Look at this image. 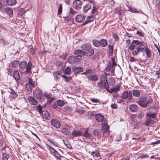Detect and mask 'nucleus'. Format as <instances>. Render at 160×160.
Listing matches in <instances>:
<instances>
[{
	"label": "nucleus",
	"mask_w": 160,
	"mask_h": 160,
	"mask_svg": "<svg viewBox=\"0 0 160 160\" xmlns=\"http://www.w3.org/2000/svg\"><path fill=\"white\" fill-rule=\"evenodd\" d=\"M107 75L106 73L102 75L100 78L99 82L97 83L98 87L101 89L108 90V88H109L107 79Z\"/></svg>",
	"instance_id": "1"
},
{
	"label": "nucleus",
	"mask_w": 160,
	"mask_h": 160,
	"mask_svg": "<svg viewBox=\"0 0 160 160\" xmlns=\"http://www.w3.org/2000/svg\"><path fill=\"white\" fill-rule=\"evenodd\" d=\"M83 50V55L88 57H91L94 54V51L91 45L89 43H84L81 46Z\"/></svg>",
	"instance_id": "2"
},
{
	"label": "nucleus",
	"mask_w": 160,
	"mask_h": 160,
	"mask_svg": "<svg viewBox=\"0 0 160 160\" xmlns=\"http://www.w3.org/2000/svg\"><path fill=\"white\" fill-rule=\"evenodd\" d=\"M19 64V68L21 70H23L26 68V72L27 73H29L31 72L32 66L31 61H29L28 64H27L26 61H23Z\"/></svg>",
	"instance_id": "3"
},
{
	"label": "nucleus",
	"mask_w": 160,
	"mask_h": 160,
	"mask_svg": "<svg viewBox=\"0 0 160 160\" xmlns=\"http://www.w3.org/2000/svg\"><path fill=\"white\" fill-rule=\"evenodd\" d=\"M82 58L79 56H72L69 57L67 60L68 62L71 64L78 63L81 62Z\"/></svg>",
	"instance_id": "4"
},
{
	"label": "nucleus",
	"mask_w": 160,
	"mask_h": 160,
	"mask_svg": "<svg viewBox=\"0 0 160 160\" xmlns=\"http://www.w3.org/2000/svg\"><path fill=\"white\" fill-rule=\"evenodd\" d=\"M121 98L124 99H128L129 100H132L133 98L132 95V92L130 91H124L121 95Z\"/></svg>",
	"instance_id": "5"
},
{
	"label": "nucleus",
	"mask_w": 160,
	"mask_h": 160,
	"mask_svg": "<svg viewBox=\"0 0 160 160\" xmlns=\"http://www.w3.org/2000/svg\"><path fill=\"white\" fill-rule=\"evenodd\" d=\"M82 2L80 0H76L74 1L72 4L73 7L77 10L80 9L82 7Z\"/></svg>",
	"instance_id": "6"
},
{
	"label": "nucleus",
	"mask_w": 160,
	"mask_h": 160,
	"mask_svg": "<svg viewBox=\"0 0 160 160\" xmlns=\"http://www.w3.org/2000/svg\"><path fill=\"white\" fill-rule=\"evenodd\" d=\"M146 100V98L143 97L139 98L136 102L141 107L144 108L146 107V104L145 103Z\"/></svg>",
	"instance_id": "7"
},
{
	"label": "nucleus",
	"mask_w": 160,
	"mask_h": 160,
	"mask_svg": "<svg viewBox=\"0 0 160 160\" xmlns=\"http://www.w3.org/2000/svg\"><path fill=\"white\" fill-rule=\"evenodd\" d=\"M136 49L137 51H133L132 52V54L134 56L138 55L140 52H143L144 51V48L141 46L136 47Z\"/></svg>",
	"instance_id": "8"
},
{
	"label": "nucleus",
	"mask_w": 160,
	"mask_h": 160,
	"mask_svg": "<svg viewBox=\"0 0 160 160\" xmlns=\"http://www.w3.org/2000/svg\"><path fill=\"white\" fill-rule=\"evenodd\" d=\"M49 149L52 154L55 156L57 159H60L61 156L54 148L50 147Z\"/></svg>",
	"instance_id": "9"
},
{
	"label": "nucleus",
	"mask_w": 160,
	"mask_h": 160,
	"mask_svg": "<svg viewBox=\"0 0 160 160\" xmlns=\"http://www.w3.org/2000/svg\"><path fill=\"white\" fill-rule=\"evenodd\" d=\"M52 125L55 128H60L61 124L60 122L57 119L55 118L52 119L51 121Z\"/></svg>",
	"instance_id": "10"
},
{
	"label": "nucleus",
	"mask_w": 160,
	"mask_h": 160,
	"mask_svg": "<svg viewBox=\"0 0 160 160\" xmlns=\"http://www.w3.org/2000/svg\"><path fill=\"white\" fill-rule=\"evenodd\" d=\"M43 118L47 120H49L50 118V115L49 112L46 110L42 111L41 115Z\"/></svg>",
	"instance_id": "11"
},
{
	"label": "nucleus",
	"mask_w": 160,
	"mask_h": 160,
	"mask_svg": "<svg viewBox=\"0 0 160 160\" xmlns=\"http://www.w3.org/2000/svg\"><path fill=\"white\" fill-rule=\"evenodd\" d=\"M86 16L84 15H78L76 16L75 19L77 22H82L85 19Z\"/></svg>",
	"instance_id": "12"
},
{
	"label": "nucleus",
	"mask_w": 160,
	"mask_h": 160,
	"mask_svg": "<svg viewBox=\"0 0 160 160\" xmlns=\"http://www.w3.org/2000/svg\"><path fill=\"white\" fill-rule=\"evenodd\" d=\"M82 134V131L81 130H73L71 133V135L74 137H77L81 136Z\"/></svg>",
	"instance_id": "13"
},
{
	"label": "nucleus",
	"mask_w": 160,
	"mask_h": 160,
	"mask_svg": "<svg viewBox=\"0 0 160 160\" xmlns=\"http://www.w3.org/2000/svg\"><path fill=\"white\" fill-rule=\"evenodd\" d=\"M33 93L34 96L37 99L42 94L41 91L38 90H34L33 92Z\"/></svg>",
	"instance_id": "14"
},
{
	"label": "nucleus",
	"mask_w": 160,
	"mask_h": 160,
	"mask_svg": "<svg viewBox=\"0 0 160 160\" xmlns=\"http://www.w3.org/2000/svg\"><path fill=\"white\" fill-rule=\"evenodd\" d=\"M13 77L14 79L16 80L17 82L20 81V75L18 72L17 71H15L13 73Z\"/></svg>",
	"instance_id": "15"
},
{
	"label": "nucleus",
	"mask_w": 160,
	"mask_h": 160,
	"mask_svg": "<svg viewBox=\"0 0 160 160\" xmlns=\"http://www.w3.org/2000/svg\"><path fill=\"white\" fill-rule=\"evenodd\" d=\"M154 120L150 118H148L144 122L143 124L147 126L152 125L154 123Z\"/></svg>",
	"instance_id": "16"
},
{
	"label": "nucleus",
	"mask_w": 160,
	"mask_h": 160,
	"mask_svg": "<svg viewBox=\"0 0 160 160\" xmlns=\"http://www.w3.org/2000/svg\"><path fill=\"white\" fill-rule=\"evenodd\" d=\"M72 71L75 74L78 73L79 72H82L83 71V69L82 67H73L72 68Z\"/></svg>",
	"instance_id": "17"
},
{
	"label": "nucleus",
	"mask_w": 160,
	"mask_h": 160,
	"mask_svg": "<svg viewBox=\"0 0 160 160\" xmlns=\"http://www.w3.org/2000/svg\"><path fill=\"white\" fill-rule=\"evenodd\" d=\"M83 50L82 49V50L77 49L75 50L74 52V54L76 55V56H80L82 58V56H84L83 55Z\"/></svg>",
	"instance_id": "18"
},
{
	"label": "nucleus",
	"mask_w": 160,
	"mask_h": 160,
	"mask_svg": "<svg viewBox=\"0 0 160 160\" xmlns=\"http://www.w3.org/2000/svg\"><path fill=\"white\" fill-rule=\"evenodd\" d=\"M28 99L31 104L35 105L38 104V101L37 100L31 96H29Z\"/></svg>",
	"instance_id": "19"
},
{
	"label": "nucleus",
	"mask_w": 160,
	"mask_h": 160,
	"mask_svg": "<svg viewBox=\"0 0 160 160\" xmlns=\"http://www.w3.org/2000/svg\"><path fill=\"white\" fill-rule=\"evenodd\" d=\"M96 119L98 122H102L104 119V117L102 115L100 114H96L95 115Z\"/></svg>",
	"instance_id": "20"
},
{
	"label": "nucleus",
	"mask_w": 160,
	"mask_h": 160,
	"mask_svg": "<svg viewBox=\"0 0 160 160\" xmlns=\"http://www.w3.org/2000/svg\"><path fill=\"white\" fill-rule=\"evenodd\" d=\"M9 89L8 92L12 95L13 99H15L18 97V95L12 88H9Z\"/></svg>",
	"instance_id": "21"
},
{
	"label": "nucleus",
	"mask_w": 160,
	"mask_h": 160,
	"mask_svg": "<svg viewBox=\"0 0 160 160\" xmlns=\"http://www.w3.org/2000/svg\"><path fill=\"white\" fill-rule=\"evenodd\" d=\"M140 91L134 89L132 91V94L134 97L139 98L140 96Z\"/></svg>",
	"instance_id": "22"
},
{
	"label": "nucleus",
	"mask_w": 160,
	"mask_h": 160,
	"mask_svg": "<svg viewBox=\"0 0 160 160\" xmlns=\"http://www.w3.org/2000/svg\"><path fill=\"white\" fill-rule=\"evenodd\" d=\"M129 109L132 112H136L138 109V106L136 104H133L130 106Z\"/></svg>",
	"instance_id": "23"
},
{
	"label": "nucleus",
	"mask_w": 160,
	"mask_h": 160,
	"mask_svg": "<svg viewBox=\"0 0 160 160\" xmlns=\"http://www.w3.org/2000/svg\"><path fill=\"white\" fill-rule=\"evenodd\" d=\"M28 83L27 85H28L30 88L31 87H35V83L32 81L31 78H29L28 80Z\"/></svg>",
	"instance_id": "24"
},
{
	"label": "nucleus",
	"mask_w": 160,
	"mask_h": 160,
	"mask_svg": "<svg viewBox=\"0 0 160 160\" xmlns=\"http://www.w3.org/2000/svg\"><path fill=\"white\" fill-rule=\"evenodd\" d=\"M91 6L89 4H87L83 8V12L84 13H86L87 11L91 8Z\"/></svg>",
	"instance_id": "25"
},
{
	"label": "nucleus",
	"mask_w": 160,
	"mask_h": 160,
	"mask_svg": "<svg viewBox=\"0 0 160 160\" xmlns=\"http://www.w3.org/2000/svg\"><path fill=\"white\" fill-rule=\"evenodd\" d=\"M100 47H105L107 45V41L106 39H102L99 41Z\"/></svg>",
	"instance_id": "26"
},
{
	"label": "nucleus",
	"mask_w": 160,
	"mask_h": 160,
	"mask_svg": "<svg viewBox=\"0 0 160 160\" xmlns=\"http://www.w3.org/2000/svg\"><path fill=\"white\" fill-rule=\"evenodd\" d=\"M156 113H152L150 111L147 113V115L148 117L149 118H156Z\"/></svg>",
	"instance_id": "27"
},
{
	"label": "nucleus",
	"mask_w": 160,
	"mask_h": 160,
	"mask_svg": "<svg viewBox=\"0 0 160 160\" xmlns=\"http://www.w3.org/2000/svg\"><path fill=\"white\" fill-rule=\"evenodd\" d=\"M145 51L146 53L147 57L148 58L151 57V52L150 49L148 47H145L144 48Z\"/></svg>",
	"instance_id": "28"
},
{
	"label": "nucleus",
	"mask_w": 160,
	"mask_h": 160,
	"mask_svg": "<svg viewBox=\"0 0 160 160\" xmlns=\"http://www.w3.org/2000/svg\"><path fill=\"white\" fill-rule=\"evenodd\" d=\"M7 2V5L9 6L14 5L16 3V0H8Z\"/></svg>",
	"instance_id": "29"
},
{
	"label": "nucleus",
	"mask_w": 160,
	"mask_h": 160,
	"mask_svg": "<svg viewBox=\"0 0 160 160\" xmlns=\"http://www.w3.org/2000/svg\"><path fill=\"white\" fill-rule=\"evenodd\" d=\"M87 78L91 80L92 81H97L98 80V76L96 75H93L87 76Z\"/></svg>",
	"instance_id": "30"
},
{
	"label": "nucleus",
	"mask_w": 160,
	"mask_h": 160,
	"mask_svg": "<svg viewBox=\"0 0 160 160\" xmlns=\"http://www.w3.org/2000/svg\"><path fill=\"white\" fill-rule=\"evenodd\" d=\"M88 129L87 128L84 133H83V132L82 131V134L81 136L87 138H90V135L88 133Z\"/></svg>",
	"instance_id": "31"
},
{
	"label": "nucleus",
	"mask_w": 160,
	"mask_h": 160,
	"mask_svg": "<svg viewBox=\"0 0 160 160\" xmlns=\"http://www.w3.org/2000/svg\"><path fill=\"white\" fill-rule=\"evenodd\" d=\"M91 155L93 156L95 158H97L99 156H100L99 152L97 150H95V151L92 152L91 153Z\"/></svg>",
	"instance_id": "32"
},
{
	"label": "nucleus",
	"mask_w": 160,
	"mask_h": 160,
	"mask_svg": "<svg viewBox=\"0 0 160 160\" xmlns=\"http://www.w3.org/2000/svg\"><path fill=\"white\" fill-rule=\"evenodd\" d=\"M25 12V10L24 8H20L18 10V16H22Z\"/></svg>",
	"instance_id": "33"
},
{
	"label": "nucleus",
	"mask_w": 160,
	"mask_h": 160,
	"mask_svg": "<svg viewBox=\"0 0 160 160\" xmlns=\"http://www.w3.org/2000/svg\"><path fill=\"white\" fill-rule=\"evenodd\" d=\"M92 42L93 45L96 47H100L99 41L97 40L96 39H93L92 41Z\"/></svg>",
	"instance_id": "34"
},
{
	"label": "nucleus",
	"mask_w": 160,
	"mask_h": 160,
	"mask_svg": "<svg viewBox=\"0 0 160 160\" xmlns=\"http://www.w3.org/2000/svg\"><path fill=\"white\" fill-rule=\"evenodd\" d=\"M114 66L111 64V63L109 62L108 64L107 67L106 68V71L108 72L111 70L112 68H113Z\"/></svg>",
	"instance_id": "35"
},
{
	"label": "nucleus",
	"mask_w": 160,
	"mask_h": 160,
	"mask_svg": "<svg viewBox=\"0 0 160 160\" xmlns=\"http://www.w3.org/2000/svg\"><path fill=\"white\" fill-rule=\"evenodd\" d=\"M6 13L10 17H12L13 16V11L11 8L7 9L6 11Z\"/></svg>",
	"instance_id": "36"
},
{
	"label": "nucleus",
	"mask_w": 160,
	"mask_h": 160,
	"mask_svg": "<svg viewBox=\"0 0 160 160\" xmlns=\"http://www.w3.org/2000/svg\"><path fill=\"white\" fill-rule=\"evenodd\" d=\"M19 61L18 60H14L11 62V67H17L19 63Z\"/></svg>",
	"instance_id": "37"
},
{
	"label": "nucleus",
	"mask_w": 160,
	"mask_h": 160,
	"mask_svg": "<svg viewBox=\"0 0 160 160\" xmlns=\"http://www.w3.org/2000/svg\"><path fill=\"white\" fill-rule=\"evenodd\" d=\"M57 103L58 106L61 107L63 106L65 104V102L59 99L57 101Z\"/></svg>",
	"instance_id": "38"
},
{
	"label": "nucleus",
	"mask_w": 160,
	"mask_h": 160,
	"mask_svg": "<svg viewBox=\"0 0 160 160\" xmlns=\"http://www.w3.org/2000/svg\"><path fill=\"white\" fill-rule=\"evenodd\" d=\"M9 157V155L6 152H3L2 155V160H8Z\"/></svg>",
	"instance_id": "39"
},
{
	"label": "nucleus",
	"mask_w": 160,
	"mask_h": 160,
	"mask_svg": "<svg viewBox=\"0 0 160 160\" xmlns=\"http://www.w3.org/2000/svg\"><path fill=\"white\" fill-rule=\"evenodd\" d=\"M91 13L92 14H97L98 13V9L95 6H93L92 9L91 10Z\"/></svg>",
	"instance_id": "40"
},
{
	"label": "nucleus",
	"mask_w": 160,
	"mask_h": 160,
	"mask_svg": "<svg viewBox=\"0 0 160 160\" xmlns=\"http://www.w3.org/2000/svg\"><path fill=\"white\" fill-rule=\"evenodd\" d=\"M134 44L139 46H142L143 45V42L139 41L138 40H133L132 41Z\"/></svg>",
	"instance_id": "41"
},
{
	"label": "nucleus",
	"mask_w": 160,
	"mask_h": 160,
	"mask_svg": "<svg viewBox=\"0 0 160 160\" xmlns=\"http://www.w3.org/2000/svg\"><path fill=\"white\" fill-rule=\"evenodd\" d=\"M62 77L64 78V80L67 82L69 81L72 79V77H67L65 75H63Z\"/></svg>",
	"instance_id": "42"
},
{
	"label": "nucleus",
	"mask_w": 160,
	"mask_h": 160,
	"mask_svg": "<svg viewBox=\"0 0 160 160\" xmlns=\"http://www.w3.org/2000/svg\"><path fill=\"white\" fill-rule=\"evenodd\" d=\"M62 132L65 135H67L69 133V130L65 128H63L62 129Z\"/></svg>",
	"instance_id": "43"
},
{
	"label": "nucleus",
	"mask_w": 160,
	"mask_h": 160,
	"mask_svg": "<svg viewBox=\"0 0 160 160\" xmlns=\"http://www.w3.org/2000/svg\"><path fill=\"white\" fill-rule=\"evenodd\" d=\"M93 134L95 136L99 135L100 134V130L99 129H96L93 130Z\"/></svg>",
	"instance_id": "44"
},
{
	"label": "nucleus",
	"mask_w": 160,
	"mask_h": 160,
	"mask_svg": "<svg viewBox=\"0 0 160 160\" xmlns=\"http://www.w3.org/2000/svg\"><path fill=\"white\" fill-rule=\"evenodd\" d=\"M36 110H38L39 114L41 115V113L42 112V107L41 105H39L36 107Z\"/></svg>",
	"instance_id": "45"
},
{
	"label": "nucleus",
	"mask_w": 160,
	"mask_h": 160,
	"mask_svg": "<svg viewBox=\"0 0 160 160\" xmlns=\"http://www.w3.org/2000/svg\"><path fill=\"white\" fill-rule=\"evenodd\" d=\"M102 128L103 130H108L109 129V126L106 123H103L102 124Z\"/></svg>",
	"instance_id": "46"
},
{
	"label": "nucleus",
	"mask_w": 160,
	"mask_h": 160,
	"mask_svg": "<svg viewBox=\"0 0 160 160\" xmlns=\"http://www.w3.org/2000/svg\"><path fill=\"white\" fill-rule=\"evenodd\" d=\"M45 99V96L44 94H42L38 100L40 102H43Z\"/></svg>",
	"instance_id": "47"
},
{
	"label": "nucleus",
	"mask_w": 160,
	"mask_h": 160,
	"mask_svg": "<svg viewBox=\"0 0 160 160\" xmlns=\"http://www.w3.org/2000/svg\"><path fill=\"white\" fill-rule=\"evenodd\" d=\"M71 68L69 67H67L65 69L64 73L67 75L69 74L71 72Z\"/></svg>",
	"instance_id": "48"
},
{
	"label": "nucleus",
	"mask_w": 160,
	"mask_h": 160,
	"mask_svg": "<svg viewBox=\"0 0 160 160\" xmlns=\"http://www.w3.org/2000/svg\"><path fill=\"white\" fill-rule=\"evenodd\" d=\"M134 43L133 42V41L132 42L131 45L129 47V49L130 50H133L135 47V45L134 44Z\"/></svg>",
	"instance_id": "49"
},
{
	"label": "nucleus",
	"mask_w": 160,
	"mask_h": 160,
	"mask_svg": "<svg viewBox=\"0 0 160 160\" xmlns=\"http://www.w3.org/2000/svg\"><path fill=\"white\" fill-rule=\"evenodd\" d=\"M103 131V135L105 137L108 136L109 134V129L108 130H104Z\"/></svg>",
	"instance_id": "50"
},
{
	"label": "nucleus",
	"mask_w": 160,
	"mask_h": 160,
	"mask_svg": "<svg viewBox=\"0 0 160 160\" xmlns=\"http://www.w3.org/2000/svg\"><path fill=\"white\" fill-rule=\"evenodd\" d=\"M52 107L54 109H58V104L57 103V102H53L52 105Z\"/></svg>",
	"instance_id": "51"
},
{
	"label": "nucleus",
	"mask_w": 160,
	"mask_h": 160,
	"mask_svg": "<svg viewBox=\"0 0 160 160\" xmlns=\"http://www.w3.org/2000/svg\"><path fill=\"white\" fill-rule=\"evenodd\" d=\"M62 4H60L59 5V7H58V14L59 15H60L62 12Z\"/></svg>",
	"instance_id": "52"
},
{
	"label": "nucleus",
	"mask_w": 160,
	"mask_h": 160,
	"mask_svg": "<svg viewBox=\"0 0 160 160\" xmlns=\"http://www.w3.org/2000/svg\"><path fill=\"white\" fill-rule=\"evenodd\" d=\"M76 112H78L80 114H83L85 112V111L82 109H77L76 110Z\"/></svg>",
	"instance_id": "53"
},
{
	"label": "nucleus",
	"mask_w": 160,
	"mask_h": 160,
	"mask_svg": "<svg viewBox=\"0 0 160 160\" xmlns=\"http://www.w3.org/2000/svg\"><path fill=\"white\" fill-rule=\"evenodd\" d=\"M112 37L114 38L115 41H118L119 39V38L116 34H113Z\"/></svg>",
	"instance_id": "54"
},
{
	"label": "nucleus",
	"mask_w": 160,
	"mask_h": 160,
	"mask_svg": "<svg viewBox=\"0 0 160 160\" xmlns=\"http://www.w3.org/2000/svg\"><path fill=\"white\" fill-rule=\"evenodd\" d=\"M63 109L65 111H70L72 110V108L68 106H65L63 108Z\"/></svg>",
	"instance_id": "55"
},
{
	"label": "nucleus",
	"mask_w": 160,
	"mask_h": 160,
	"mask_svg": "<svg viewBox=\"0 0 160 160\" xmlns=\"http://www.w3.org/2000/svg\"><path fill=\"white\" fill-rule=\"evenodd\" d=\"M48 141L55 146H56L57 144V143L52 139H48Z\"/></svg>",
	"instance_id": "56"
},
{
	"label": "nucleus",
	"mask_w": 160,
	"mask_h": 160,
	"mask_svg": "<svg viewBox=\"0 0 160 160\" xmlns=\"http://www.w3.org/2000/svg\"><path fill=\"white\" fill-rule=\"evenodd\" d=\"M108 48L109 51H113V46L112 45H109L108 46Z\"/></svg>",
	"instance_id": "57"
},
{
	"label": "nucleus",
	"mask_w": 160,
	"mask_h": 160,
	"mask_svg": "<svg viewBox=\"0 0 160 160\" xmlns=\"http://www.w3.org/2000/svg\"><path fill=\"white\" fill-rule=\"evenodd\" d=\"M59 75L60 72H56L54 74V77L56 79H60V78L57 76V75Z\"/></svg>",
	"instance_id": "58"
},
{
	"label": "nucleus",
	"mask_w": 160,
	"mask_h": 160,
	"mask_svg": "<svg viewBox=\"0 0 160 160\" xmlns=\"http://www.w3.org/2000/svg\"><path fill=\"white\" fill-rule=\"evenodd\" d=\"M91 101L92 102L94 103H98L99 102V99L94 98H91Z\"/></svg>",
	"instance_id": "59"
},
{
	"label": "nucleus",
	"mask_w": 160,
	"mask_h": 160,
	"mask_svg": "<svg viewBox=\"0 0 160 160\" xmlns=\"http://www.w3.org/2000/svg\"><path fill=\"white\" fill-rule=\"evenodd\" d=\"M111 107L112 109H115L117 108L118 106L117 104L113 103L111 104Z\"/></svg>",
	"instance_id": "60"
},
{
	"label": "nucleus",
	"mask_w": 160,
	"mask_h": 160,
	"mask_svg": "<svg viewBox=\"0 0 160 160\" xmlns=\"http://www.w3.org/2000/svg\"><path fill=\"white\" fill-rule=\"evenodd\" d=\"M136 34L141 37H143L144 36L143 33L139 31H137Z\"/></svg>",
	"instance_id": "61"
},
{
	"label": "nucleus",
	"mask_w": 160,
	"mask_h": 160,
	"mask_svg": "<svg viewBox=\"0 0 160 160\" xmlns=\"http://www.w3.org/2000/svg\"><path fill=\"white\" fill-rule=\"evenodd\" d=\"M152 100L151 99L147 100V99H146V100L145 102V103L146 104V107L147 105L150 104V103H151L152 102Z\"/></svg>",
	"instance_id": "62"
},
{
	"label": "nucleus",
	"mask_w": 160,
	"mask_h": 160,
	"mask_svg": "<svg viewBox=\"0 0 160 160\" xmlns=\"http://www.w3.org/2000/svg\"><path fill=\"white\" fill-rule=\"evenodd\" d=\"M76 12L74 11L73 9L71 8H70V13L72 14V15H75L76 13Z\"/></svg>",
	"instance_id": "63"
},
{
	"label": "nucleus",
	"mask_w": 160,
	"mask_h": 160,
	"mask_svg": "<svg viewBox=\"0 0 160 160\" xmlns=\"http://www.w3.org/2000/svg\"><path fill=\"white\" fill-rule=\"evenodd\" d=\"M155 74L156 75H158L157 76L158 78H160V68L157 71H156Z\"/></svg>",
	"instance_id": "64"
}]
</instances>
